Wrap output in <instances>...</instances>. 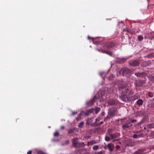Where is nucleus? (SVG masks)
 I'll return each mask as SVG.
<instances>
[{
    "instance_id": "f257e3e1",
    "label": "nucleus",
    "mask_w": 154,
    "mask_h": 154,
    "mask_svg": "<svg viewBox=\"0 0 154 154\" xmlns=\"http://www.w3.org/2000/svg\"><path fill=\"white\" fill-rule=\"evenodd\" d=\"M115 115V112L112 109L109 110L108 112V114L106 117L104 118V121H105L106 119H110L111 118Z\"/></svg>"
},
{
    "instance_id": "f03ea898",
    "label": "nucleus",
    "mask_w": 154,
    "mask_h": 154,
    "mask_svg": "<svg viewBox=\"0 0 154 154\" xmlns=\"http://www.w3.org/2000/svg\"><path fill=\"white\" fill-rule=\"evenodd\" d=\"M130 71L129 69L126 67H124L122 68L120 71H119V73L121 74L122 73V75L124 76L125 74H128Z\"/></svg>"
},
{
    "instance_id": "7ed1b4c3",
    "label": "nucleus",
    "mask_w": 154,
    "mask_h": 154,
    "mask_svg": "<svg viewBox=\"0 0 154 154\" xmlns=\"http://www.w3.org/2000/svg\"><path fill=\"white\" fill-rule=\"evenodd\" d=\"M97 99V97L96 96H94L92 100H90L86 102V106H89L93 105L94 103L96 101V99Z\"/></svg>"
},
{
    "instance_id": "20e7f679",
    "label": "nucleus",
    "mask_w": 154,
    "mask_h": 154,
    "mask_svg": "<svg viewBox=\"0 0 154 154\" xmlns=\"http://www.w3.org/2000/svg\"><path fill=\"white\" fill-rule=\"evenodd\" d=\"M129 63L130 65L136 66L139 65V62L137 60H131L129 61Z\"/></svg>"
},
{
    "instance_id": "39448f33",
    "label": "nucleus",
    "mask_w": 154,
    "mask_h": 154,
    "mask_svg": "<svg viewBox=\"0 0 154 154\" xmlns=\"http://www.w3.org/2000/svg\"><path fill=\"white\" fill-rule=\"evenodd\" d=\"M107 147L108 149L111 152L113 151L115 146L114 144L112 143H109L107 145Z\"/></svg>"
},
{
    "instance_id": "423d86ee",
    "label": "nucleus",
    "mask_w": 154,
    "mask_h": 154,
    "mask_svg": "<svg viewBox=\"0 0 154 154\" xmlns=\"http://www.w3.org/2000/svg\"><path fill=\"white\" fill-rule=\"evenodd\" d=\"M94 120V117H92L91 118H88L87 120L86 124L87 125H90Z\"/></svg>"
},
{
    "instance_id": "0eeeda50",
    "label": "nucleus",
    "mask_w": 154,
    "mask_h": 154,
    "mask_svg": "<svg viewBox=\"0 0 154 154\" xmlns=\"http://www.w3.org/2000/svg\"><path fill=\"white\" fill-rule=\"evenodd\" d=\"M110 136L111 137L112 139H114L115 138H117L119 137L120 136V134H119L117 133H114V134H110Z\"/></svg>"
},
{
    "instance_id": "6e6552de",
    "label": "nucleus",
    "mask_w": 154,
    "mask_h": 154,
    "mask_svg": "<svg viewBox=\"0 0 154 154\" xmlns=\"http://www.w3.org/2000/svg\"><path fill=\"white\" fill-rule=\"evenodd\" d=\"M100 117H98L95 120V122L91 124V126H97V124L98 123L97 122L100 121Z\"/></svg>"
},
{
    "instance_id": "1a4fd4ad",
    "label": "nucleus",
    "mask_w": 154,
    "mask_h": 154,
    "mask_svg": "<svg viewBox=\"0 0 154 154\" xmlns=\"http://www.w3.org/2000/svg\"><path fill=\"white\" fill-rule=\"evenodd\" d=\"M78 140V139L77 138H75L72 140L73 145L75 147H76L77 146V145L78 143L77 142Z\"/></svg>"
},
{
    "instance_id": "9d476101",
    "label": "nucleus",
    "mask_w": 154,
    "mask_h": 154,
    "mask_svg": "<svg viewBox=\"0 0 154 154\" xmlns=\"http://www.w3.org/2000/svg\"><path fill=\"white\" fill-rule=\"evenodd\" d=\"M97 141L95 140H92L88 142V146H89L90 145H92L94 144L97 143Z\"/></svg>"
},
{
    "instance_id": "9b49d317",
    "label": "nucleus",
    "mask_w": 154,
    "mask_h": 154,
    "mask_svg": "<svg viewBox=\"0 0 154 154\" xmlns=\"http://www.w3.org/2000/svg\"><path fill=\"white\" fill-rule=\"evenodd\" d=\"M130 123V122H127V123L122 125V128L123 129H125L126 128H127L130 127H131V126L128 125V124Z\"/></svg>"
},
{
    "instance_id": "f8f14e48",
    "label": "nucleus",
    "mask_w": 154,
    "mask_h": 154,
    "mask_svg": "<svg viewBox=\"0 0 154 154\" xmlns=\"http://www.w3.org/2000/svg\"><path fill=\"white\" fill-rule=\"evenodd\" d=\"M145 74L144 72H136L135 73V75L138 77H142Z\"/></svg>"
},
{
    "instance_id": "ddd939ff",
    "label": "nucleus",
    "mask_w": 154,
    "mask_h": 154,
    "mask_svg": "<svg viewBox=\"0 0 154 154\" xmlns=\"http://www.w3.org/2000/svg\"><path fill=\"white\" fill-rule=\"evenodd\" d=\"M143 135V134L141 133V134L137 135V134H134L132 137L134 138H139L142 137Z\"/></svg>"
},
{
    "instance_id": "4468645a",
    "label": "nucleus",
    "mask_w": 154,
    "mask_h": 154,
    "mask_svg": "<svg viewBox=\"0 0 154 154\" xmlns=\"http://www.w3.org/2000/svg\"><path fill=\"white\" fill-rule=\"evenodd\" d=\"M93 109V111H95V113L96 114H97L100 110V108L99 107H97L95 108L92 109Z\"/></svg>"
},
{
    "instance_id": "2eb2a0df",
    "label": "nucleus",
    "mask_w": 154,
    "mask_h": 154,
    "mask_svg": "<svg viewBox=\"0 0 154 154\" xmlns=\"http://www.w3.org/2000/svg\"><path fill=\"white\" fill-rule=\"evenodd\" d=\"M127 84L126 83H123L120 85L119 88L120 89H123L125 88L127 86Z\"/></svg>"
},
{
    "instance_id": "dca6fc26",
    "label": "nucleus",
    "mask_w": 154,
    "mask_h": 154,
    "mask_svg": "<svg viewBox=\"0 0 154 154\" xmlns=\"http://www.w3.org/2000/svg\"><path fill=\"white\" fill-rule=\"evenodd\" d=\"M93 112V109H91L89 110H87L85 112V115L86 116H88L89 114Z\"/></svg>"
},
{
    "instance_id": "f3484780",
    "label": "nucleus",
    "mask_w": 154,
    "mask_h": 154,
    "mask_svg": "<svg viewBox=\"0 0 154 154\" xmlns=\"http://www.w3.org/2000/svg\"><path fill=\"white\" fill-rule=\"evenodd\" d=\"M136 103L137 105L141 106L143 103V100L141 99H139L137 101Z\"/></svg>"
},
{
    "instance_id": "a211bd4d",
    "label": "nucleus",
    "mask_w": 154,
    "mask_h": 154,
    "mask_svg": "<svg viewBox=\"0 0 154 154\" xmlns=\"http://www.w3.org/2000/svg\"><path fill=\"white\" fill-rule=\"evenodd\" d=\"M118 59L119 60V61L118 62L119 63H123L125 62L126 60V59L124 58H121L120 59Z\"/></svg>"
},
{
    "instance_id": "6ab92c4d",
    "label": "nucleus",
    "mask_w": 154,
    "mask_h": 154,
    "mask_svg": "<svg viewBox=\"0 0 154 154\" xmlns=\"http://www.w3.org/2000/svg\"><path fill=\"white\" fill-rule=\"evenodd\" d=\"M144 153L143 151L140 150H139L138 151L135 152L133 154H144Z\"/></svg>"
},
{
    "instance_id": "aec40b11",
    "label": "nucleus",
    "mask_w": 154,
    "mask_h": 154,
    "mask_svg": "<svg viewBox=\"0 0 154 154\" xmlns=\"http://www.w3.org/2000/svg\"><path fill=\"white\" fill-rule=\"evenodd\" d=\"M84 122L82 121L78 125V126L79 128H82L83 127V126L84 124Z\"/></svg>"
},
{
    "instance_id": "412c9836",
    "label": "nucleus",
    "mask_w": 154,
    "mask_h": 154,
    "mask_svg": "<svg viewBox=\"0 0 154 154\" xmlns=\"http://www.w3.org/2000/svg\"><path fill=\"white\" fill-rule=\"evenodd\" d=\"M115 76L113 74L111 75L108 78V79L109 80H113Z\"/></svg>"
},
{
    "instance_id": "4be33fe9",
    "label": "nucleus",
    "mask_w": 154,
    "mask_h": 154,
    "mask_svg": "<svg viewBox=\"0 0 154 154\" xmlns=\"http://www.w3.org/2000/svg\"><path fill=\"white\" fill-rule=\"evenodd\" d=\"M143 36L140 35L138 36V39L139 41H141L143 39Z\"/></svg>"
},
{
    "instance_id": "5701e85b",
    "label": "nucleus",
    "mask_w": 154,
    "mask_h": 154,
    "mask_svg": "<svg viewBox=\"0 0 154 154\" xmlns=\"http://www.w3.org/2000/svg\"><path fill=\"white\" fill-rule=\"evenodd\" d=\"M143 120L144 121H147L148 120V117L147 116H145L143 118Z\"/></svg>"
},
{
    "instance_id": "b1692460",
    "label": "nucleus",
    "mask_w": 154,
    "mask_h": 154,
    "mask_svg": "<svg viewBox=\"0 0 154 154\" xmlns=\"http://www.w3.org/2000/svg\"><path fill=\"white\" fill-rule=\"evenodd\" d=\"M99 148V147L97 145H95L93 146V150H97Z\"/></svg>"
},
{
    "instance_id": "393cba45",
    "label": "nucleus",
    "mask_w": 154,
    "mask_h": 154,
    "mask_svg": "<svg viewBox=\"0 0 154 154\" xmlns=\"http://www.w3.org/2000/svg\"><path fill=\"white\" fill-rule=\"evenodd\" d=\"M114 44L113 42H111L109 43V44L107 46L109 48H111L112 46L114 45Z\"/></svg>"
},
{
    "instance_id": "a878e982",
    "label": "nucleus",
    "mask_w": 154,
    "mask_h": 154,
    "mask_svg": "<svg viewBox=\"0 0 154 154\" xmlns=\"http://www.w3.org/2000/svg\"><path fill=\"white\" fill-rule=\"evenodd\" d=\"M106 54H107L109 55L110 56H112V52L108 51V50H107Z\"/></svg>"
},
{
    "instance_id": "bb28decb",
    "label": "nucleus",
    "mask_w": 154,
    "mask_h": 154,
    "mask_svg": "<svg viewBox=\"0 0 154 154\" xmlns=\"http://www.w3.org/2000/svg\"><path fill=\"white\" fill-rule=\"evenodd\" d=\"M74 129H70L68 132V133L69 134H70L72 133H73L74 132Z\"/></svg>"
},
{
    "instance_id": "cd10ccee",
    "label": "nucleus",
    "mask_w": 154,
    "mask_h": 154,
    "mask_svg": "<svg viewBox=\"0 0 154 154\" xmlns=\"http://www.w3.org/2000/svg\"><path fill=\"white\" fill-rule=\"evenodd\" d=\"M132 94V93H129L128 91H127L126 92L125 95L126 96H128Z\"/></svg>"
},
{
    "instance_id": "c85d7f7f",
    "label": "nucleus",
    "mask_w": 154,
    "mask_h": 154,
    "mask_svg": "<svg viewBox=\"0 0 154 154\" xmlns=\"http://www.w3.org/2000/svg\"><path fill=\"white\" fill-rule=\"evenodd\" d=\"M149 96L150 97H152L153 96V94L152 92H149Z\"/></svg>"
},
{
    "instance_id": "c756f323",
    "label": "nucleus",
    "mask_w": 154,
    "mask_h": 154,
    "mask_svg": "<svg viewBox=\"0 0 154 154\" xmlns=\"http://www.w3.org/2000/svg\"><path fill=\"white\" fill-rule=\"evenodd\" d=\"M38 154H46L44 152L42 151H38L37 152Z\"/></svg>"
},
{
    "instance_id": "7c9ffc66",
    "label": "nucleus",
    "mask_w": 154,
    "mask_h": 154,
    "mask_svg": "<svg viewBox=\"0 0 154 154\" xmlns=\"http://www.w3.org/2000/svg\"><path fill=\"white\" fill-rule=\"evenodd\" d=\"M105 140L106 141H109L110 140V138L108 137H106L105 138Z\"/></svg>"
},
{
    "instance_id": "2f4dec72",
    "label": "nucleus",
    "mask_w": 154,
    "mask_h": 154,
    "mask_svg": "<svg viewBox=\"0 0 154 154\" xmlns=\"http://www.w3.org/2000/svg\"><path fill=\"white\" fill-rule=\"evenodd\" d=\"M59 135V134L57 132H56L54 134V136H58Z\"/></svg>"
},
{
    "instance_id": "473e14b6",
    "label": "nucleus",
    "mask_w": 154,
    "mask_h": 154,
    "mask_svg": "<svg viewBox=\"0 0 154 154\" xmlns=\"http://www.w3.org/2000/svg\"><path fill=\"white\" fill-rule=\"evenodd\" d=\"M138 98V97L137 95H135L133 97V100H134Z\"/></svg>"
},
{
    "instance_id": "72a5a7b5",
    "label": "nucleus",
    "mask_w": 154,
    "mask_h": 154,
    "mask_svg": "<svg viewBox=\"0 0 154 154\" xmlns=\"http://www.w3.org/2000/svg\"><path fill=\"white\" fill-rule=\"evenodd\" d=\"M103 121H101L99 123H98V124H97V126H100L101 124H103Z\"/></svg>"
},
{
    "instance_id": "f704fd0d",
    "label": "nucleus",
    "mask_w": 154,
    "mask_h": 154,
    "mask_svg": "<svg viewBox=\"0 0 154 154\" xmlns=\"http://www.w3.org/2000/svg\"><path fill=\"white\" fill-rule=\"evenodd\" d=\"M107 50H102L101 51V52L106 54Z\"/></svg>"
},
{
    "instance_id": "c9c22d12",
    "label": "nucleus",
    "mask_w": 154,
    "mask_h": 154,
    "mask_svg": "<svg viewBox=\"0 0 154 154\" xmlns=\"http://www.w3.org/2000/svg\"><path fill=\"white\" fill-rule=\"evenodd\" d=\"M81 119V117L78 116L76 118V120L77 121H79Z\"/></svg>"
},
{
    "instance_id": "e433bc0d",
    "label": "nucleus",
    "mask_w": 154,
    "mask_h": 154,
    "mask_svg": "<svg viewBox=\"0 0 154 154\" xmlns=\"http://www.w3.org/2000/svg\"><path fill=\"white\" fill-rule=\"evenodd\" d=\"M95 154H102V151H100L96 153Z\"/></svg>"
},
{
    "instance_id": "4c0bfd02",
    "label": "nucleus",
    "mask_w": 154,
    "mask_h": 154,
    "mask_svg": "<svg viewBox=\"0 0 154 154\" xmlns=\"http://www.w3.org/2000/svg\"><path fill=\"white\" fill-rule=\"evenodd\" d=\"M104 148L105 149H106L108 148L107 145H105V146H104Z\"/></svg>"
},
{
    "instance_id": "58836bf2",
    "label": "nucleus",
    "mask_w": 154,
    "mask_h": 154,
    "mask_svg": "<svg viewBox=\"0 0 154 154\" xmlns=\"http://www.w3.org/2000/svg\"><path fill=\"white\" fill-rule=\"evenodd\" d=\"M69 140H67L66 141L65 144L66 145L68 144H69Z\"/></svg>"
},
{
    "instance_id": "ea45409f",
    "label": "nucleus",
    "mask_w": 154,
    "mask_h": 154,
    "mask_svg": "<svg viewBox=\"0 0 154 154\" xmlns=\"http://www.w3.org/2000/svg\"><path fill=\"white\" fill-rule=\"evenodd\" d=\"M79 144L81 145L82 146H85L84 144L83 143H79Z\"/></svg>"
},
{
    "instance_id": "a19ab883",
    "label": "nucleus",
    "mask_w": 154,
    "mask_h": 154,
    "mask_svg": "<svg viewBox=\"0 0 154 154\" xmlns=\"http://www.w3.org/2000/svg\"><path fill=\"white\" fill-rule=\"evenodd\" d=\"M116 148L117 149H118L120 148V146L119 145H116Z\"/></svg>"
},
{
    "instance_id": "79ce46f5",
    "label": "nucleus",
    "mask_w": 154,
    "mask_h": 154,
    "mask_svg": "<svg viewBox=\"0 0 154 154\" xmlns=\"http://www.w3.org/2000/svg\"><path fill=\"white\" fill-rule=\"evenodd\" d=\"M32 151H29L27 153V154H31Z\"/></svg>"
},
{
    "instance_id": "37998d69",
    "label": "nucleus",
    "mask_w": 154,
    "mask_h": 154,
    "mask_svg": "<svg viewBox=\"0 0 154 154\" xmlns=\"http://www.w3.org/2000/svg\"><path fill=\"white\" fill-rule=\"evenodd\" d=\"M136 120H132L131 121V122H136Z\"/></svg>"
},
{
    "instance_id": "c03bdc74",
    "label": "nucleus",
    "mask_w": 154,
    "mask_h": 154,
    "mask_svg": "<svg viewBox=\"0 0 154 154\" xmlns=\"http://www.w3.org/2000/svg\"><path fill=\"white\" fill-rule=\"evenodd\" d=\"M139 132V131H134L133 132V133H138Z\"/></svg>"
},
{
    "instance_id": "a18cd8bd",
    "label": "nucleus",
    "mask_w": 154,
    "mask_h": 154,
    "mask_svg": "<svg viewBox=\"0 0 154 154\" xmlns=\"http://www.w3.org/2000/svg\"><path fill=\"white\" fill-rule=\"evenodd\" d=\"M105 115V113L104 112H103L102 113V116H104Z\"/></svg>"
},
{
    "instance_id": "49530a36",
    "label": "nucleus",
    "mask_w": 154,
    "mask_h": 154,
    "mask_svg": "<svg viewBox=\"0 0 154 154\" xmlns=\"http://www.w3.org/2000/svg\"><path fill=\"white\" fill-rule=\"evenodd\" d=\"M77 112H72V114L73 115H74L77 114Z\"/></svg>"
},
{
    "instance_id": "de8ad7c7",
    "label": "nucleus",
    "mask_w": 154,
    "mask_h": 154,
    "mask_svg": "<svg viewBox=\"0 0 154 154\" xmlns=\"http://www.w3.org/2000/svg\"><path fill=\"white\" fill-rule=\"evenodd\" d=\"M61 129H63L64 128V126H61Z\"/></svg>"
},
{
    "instance_id": "09e8293b",
    "label": "nucleus",
    "mask_w": 154,
    "mask_h": 154,
    "mask_svg": "<svg viewBox=\"0 0 154 154\" xmlns=\"http://www.w3.org/2000/svg\"><path fill=\"white\" fill-rule=\"evenodd\" d=\"M88 38L89 39H92L93 38L92 37H90L89 36H88Z\"/></svg>"
},
{
    "instance_id": "8fccbe9b",
    "label": "nucleus",
    "mask_w": 154,
    "mask_h": 154,
    "mask_svg": "<svg viewBox=\"0 0 154 154\" xmlns=\"http://www.w3.org/2000/svg\"><path fill=\"white\" fill-rule=\"evenodd\" d=\"M81 116H82V114H81V113H80V114L79 115V116H79V117H81Z\"/></svg>"
},
{
    "instance_id": "3c124183",
    "label": "nucleus",
    "mask_w": 154,
    "mask_h": 154,
    "mask_svg": "<svg viewBox=\"0 0 154 154\" xmlns=\"http://www.w3.org/2000/svg\"><path fill=\"white\" fill-rule=\"evenodd\" d=\"M104 74V73H100V75L102 77V75H103V74Z\"/></svg>"
},
{
    "instance_id": "603ef678",
    "label": "nucleus",
    "mask_w": 154,
    "mask_h": 154,
    "mask_svg": "<svg viewBox=\"0 0 154 154\" xmlns=\"http://www.w3.org/2000/svg\"><path fill=\"white\" fill-rule=\"evenodd\" d=\"M97 51H98L99 52H101V51H100L99 49H97Z\"/></svg>"
},
{
    "instance_id": "864d4df0",
    "label": "nucleus",
    "mask_w": 154,
    "mask_h": 154,
    "mask_svg": "<svg viewBox=\"0 0 154 154\" xmlns=\"http://www.w3.org/2000/svg\"><path fill=\"white\" fill-rule=\"evenodd\" d=\"M119 140L118 139H117V140H113V141L114 142L115 141H116V140Z\"/></svg>"
},
{
    "instance_id": "5fc2aeb1",
    "label": "nucleus",
    "mask_w": 154,
    "mask_h": 154,
    "mask_svg": "<svg viewBox=\"0 0 154 154\" xmlns=\"http://www.w3.org/2000/svg\"><path fill=\"white\" fill-rule=\"evenodd\" d=\"M129 126H131H131H133V125H132L131 124V125H130Z\"/></svg>"
},
{
    "instance_id": "6e6d98bb",
    "label": "nucleus",
    "mask_w": 154,
    "mask_h": 154,
    "mask_svg": "<svg viewBox=\"0 0 154 154\" xmlns=\"http://www.w3.org/2000/svg\"><path fill=\"white\" fill-rule=\"evenodd\" d=\"M144 129H146V127H144Z\"/></svg>"
}]
</instances>
